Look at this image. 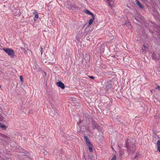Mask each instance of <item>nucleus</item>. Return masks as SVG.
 <instances>
[{
	"label": "nucleus",
	"instance_id": "nucleus-5",
	"mask_svg": "<svg viewBox=\"0 0 160 160\" xmlns=\"http://www.w3.org/2000/svg\"><path fill=\"white\" fill-rule=\"evenodd\" d=\"M86 142L87 145L88 147V149L89 150V151L90 152H92V144L89 141V140Z\"/></svg>",
	"mask_w": 160,
	"mask_h": 160
},
{
	"label": "nucleus",
	"instance_id": "nucleus-17",
	"mask_svg": "<svg viewBox=\"0 0 160 160\" xmlns=\"http://www.w3.org/2000/svg\"><path fill=\"white\" fill-rule=\"evenodd\" d=\"M119 154H120V155L121 156H122L123 154L124 153L123 152V151H119Z\"/></svg>",
	"mask_w": 160,
	"mask_h": 160
},
{
	"label": "nucleus",
	"instance_id": "nucleus-22",
	"mask_svg": "<svg viewBox=\"0 0 160 160\" xmlns=\"http://www.w3.org/2000/svg\"><path fill=\"white\" fill-rule=\"evenodd\" d=\"M89 77L92 79H93L94 78V77L92 76H89Z\"/></svg>",
	"mask_w": 160,
	"mask_h": 160
},
{
	"label": "nucleus",
	"instance_id": "nucleus-23",
	"mask_svg": "<svg viewBox=\"0 0 160 160\" xmlns=\"http://www.w3.org/2000/svg\"><path fill=\"white\" fill-rule=\"evenodd\" d=\"M2 136L3 137H5V138H7L8 137L7 136H6L5 135H2Z\"/></svg>",
	"mask_w": 160,
	"mask_h": 160
},
{
	"label": "nucleus",
	"instance_id": "nucleus-18",
	"mask_svg": "<svg viewBox=\"0 0 160 160\" xmlns=\"http://www.w3.org/2000/svg\"><path fill=\"white\" fill-rule=\"evenodd\" d=\"M116 157L115 155L111 159V160H116Z\"/></svg>",
	"mask_w": 160,
	"mask_h": 160
},
{
	"label": "nucleus",
	"instance_id": "nucleus-20",
	"mask_svg": "<svg viewBox=\"0 0 160 160\" xmlns=\"http://www.w3.org/2000/svg\"><path fill=\"white\" fill-rule=\"evenodd\" d=\"M41 48V49H40V52H41V54H42V46L40 47Z\"/></svg>",
	"mask_w": 160,
	"mask_h": 160
},
{
	"label": "nucleus",
	"instance_id": "nucleus-1",
	"mask_svg": "<svg viewBox=\"0 0 160 160\" xmlns=\"http://www.w3.org/2000/svg\"><path fill=\"white\" fill-rule=\"evenodd\" d=\"M135 140L132 138L128 139L126 142V146L128 150L131 151L135 147Z\"/></svg>",
	"mask_w": 160,
	"mask_h": 160
},
{
	"label": "nucleus",
	"instance_id": "nucleus-19",
	"mask_svg": "<svg viewBox=\"0 0 160 160\" xmlns=\"http://www.w3.org/2000/svg\"><path fill=\"white\" fill-rule=\"evenodd\" d=\"M135 19L137 21H138V22H141L140 20V19L139 18H135Z\"/></svg>",
	"mask_w": 160,
	"mask_h": 160
},
{
	"label": "nucleus",
	"instance_id": "nucleus-4",
	"mask_svg": "<svg viewBox=\"0 0 160 160\" xmlns=\"http://www.w3.org/2000/svg\"><path fill=\"white\" fill-rule=\"evenodd\" d=\"M54 58V54L51 53L49 55L47 56V58L48 59V61L50 63H53L54 62H51Z\"/></svg>",
	"mask_w": 160,
	"mask_h": 160
},
{
	"label": "nucleus",
	"instance_id": "nucleus-13",
	"mask_svg": "<svg viewBox=\"0 0 160 160\" xmlns=\"http://www.w3.org/2000/svg\"><path fill=\"white\" fill-rule=\"evenodd\" d=\"M33 14L34 15L35 17L36 18H38V12H36V11L35 10H34V12H33Z\"/></svg>",
	"mask_w": 160,
	"mask_h": 160
},
{
	"label": "nucleus",
	"instance_id": "nucleus-15",
	"mask_svg": "<svg viewBox=\"0 0 160 160\" xmlns=\"http://www.w3.org/2000/svg\"><path fill=\"white\" fill-rule=\"evenodd\" d=\"M84 139L85 140L86 142L87 141L89 140L88 137L87 136H84Z\"/></svg>",
	"mask_w": 160,
	"mask_h": 160
},
{
	"label": "nucleus",
	"instance_id": "nucleus-9",
	"mask_svg": "<svg viewBox=\"0 0 160 160\" xmlns=\"http://www.w3.org/2000/svg\"><path fill=\"white\" fill-rule=\"evenodd\" d=\"M148 48L145 45H143L142 48V52L143 53H145L146 52V50L148 49Z\"/></svg>",
	"mask_w": 160,
	"mask_h": 160
},
{
	"label": "nucleus",
	"instance_id": "nucleus-8",
	"mask_svg": "<svg viewBox=\"0 0 160 160\" xmlns=\"http://www.w3.org/2000/svg\"><path fill=\"white\" fill-rule=\"evenodd\" d=\"M94 19L95 16L94 15H93V16H92V18L89 20L88 23V26H89L92 24Z\"/></svg>",
	"mask_w": 160,
	"mask_h": 160
},
{
	"label": "nucleus",
	"instance_id": "nucleus-21",
	"mask_svg": "<svg viewBox=\"0 0 160 160\" xmlns=\"http://www.w3.org/2000/svg\"><path fill=\"white\" fill-rule=\"evenodd\" d=\"M156 89H158L159 90H160V86H158L156 88Z\"/></svg>",
	"mask_w": 160,
	"mask_h": 160
},
{
	"label": "nucleus",
	"instance_id": "nucleus-3",
	"mask_svg": "<svg viewBox=\"0 0 160 160\" xmlns=\"http://www.w3.org/2000/svg\"><path fill=\"white\" fill-rule=\"evenodd\" d=\"M158 139L159 138L158 137H155L154 138H153V141L154 142V143H155V142L156 141V139H158V141L157 143V149L160 152V141L158 140Z\"/></svg>",
	"mask_w": 160,
	"mask_h": 160
},
{
	"label": "nucleus",
	"instance_id": "nucleus-6",
	"mask_svg": "<svg viewBox=\"0 0 160 160\" xmlns=\"http://www.w3.org/2000/svg\"><path fill=\"white\" fill-rule=\"evenodd\" d=\"M106 88L107 90L110 88L112 87L111 81H108L105 83Z\"/></svg>",
	"mask_w": 160,
	"mask_h": 160
},
{
	"label": "nucleus",
	"instance_id": "nucleus-2",
	"mask_svg": "<svg viewBox=\"0 0 160 160\" xmlns=\"http://www.w3.org/2000/svg\"><path fill=\"white\" fill-rule=\"evenodd\" d=\"M3 50L11 58H13L15 56V53L13 50L9 48H3Z\"/></svg>",
	"mask_w": 160,
	"mask_h": 160
},
{
	"label": "nucleus",
	"instance_id": "nucleus-11",
	"mask_svg": "<svg viewBox=\"0 0 160 160\" xmlns=\"http://www.w3.org/2000/svg\"><path fill=\"white\" fill-rule=\"evenodd\" d=\"M92 125L94 128L97 129L98 128V125L94 122H92Z\"/></svg>",
	"mask_w": 160,
	"mask_h": 160
},
{
	"label": "nucleus",
	"instance_id": "nucleus-24",
	"mask_svg": "<svg viewBox=\"0 0 160 160\" xmlns=\"http://www.w3.org/2000/svg\"><path fill=\"white\" fill-rule=\"evenodd\" d=\"M45 74L46 75V72H45Z\"/></svg>",
	"mask_w": 160,
	"mask_h": 160
},
{
	"label": "nucleus",
	"instance_id": "nucleus-14",
	"mask_svg": "<svg viewBox=\"0 0 160 160\" xmlns=\"http://www.w3.org/2000/svg\"><path fill=\"white\" fill-rule=\"evenodd\" d=\"M0 127L3 129H6V127L2 123L0 122Z\"/></svg>",
	"mask_w": 160,
	"mask_h": 160
},
{
	"label": "nucleus",
	"instance_id": "nucleus-25",
	"mask_svg": "<svg viewBox=\"0 0 160 160\" xmlns=\"http://www.w3.org/2000/svg\"><path fill=\"white\" fill-rule=\"evenodd\" d=\"M1 88V86L0 85V88Z\"/></svg>",
	"mask_w": 160,
	"mask_h": 160
},
{
	"label": "nucleus",
	"instance_id": "nucleus-7",
	"mask_svg": "<svg viewBox=\"0 0 160 160\" xmlns=\"http://www.w3.org/2000/svg\"><path fill=\"white\" fill-rule=\"evenodd\" d=\"M56 84L58 87H60L62 89H63L65 88L64 84L61 82H57Z\"/></svg>",
	"mask_w": 160,
	"mask_h": 160
},
{
	"label": "nucleus",
	"instance_id": "nucleus-10",
	"mask_svg": "<svg viewBox=\"0 0 160 160\" xmlns=\"http://www.w3.org/2000/svg\"><path fill=\"white\" fill-rule=\"evenodd\" d=\"M136 4L141 8H143V5L141 4L140 2L138 0H136Z\"/></svg>",
	"mask_w": 160,
	"mask_h": 160
},
{
	"label": "nucleus",
	"instance_id": "nucleus-16",
	"mask_svg": "<svg viewBox=\"0 0 160 160\" xmlns=\"http://www.w3.org/2000/svg\"><path fill=\"white\" fill-rule=\"evenodd\" d=\"M20 81L21 82H23V78L22 76H20Z\"/></svg>",
	"mask_w": 160,
	"mask_h": 160
},
{
	"label": "nucleus",
	"instance_id": "nucleus-12",
	"mask_svg": "<svg viewBox=\"0 0 160 160\" xmlns=\"http://www.w3.org/2000/svg\"><path fill=\"white\" fill-rule=\"evenodd\" d=\"M84 12L85 13L87 14L91 15L92 16H93V15H94L92 12H90V11H89L87 10H85Z\"/></svg>",
	"mask_w": 160,
	"mask_h": 160
}]
</instances>
